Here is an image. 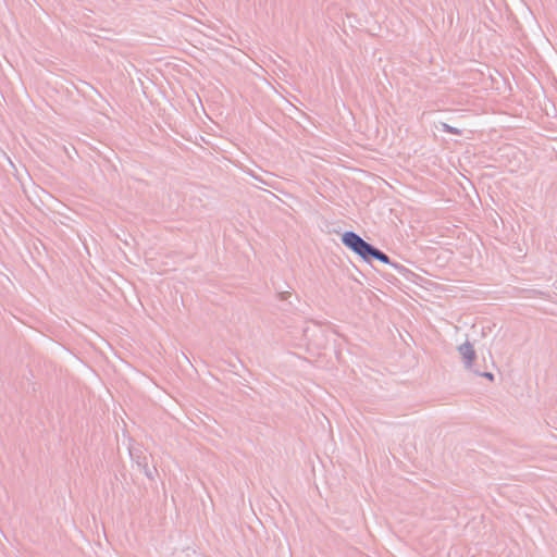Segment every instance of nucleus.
Returning <instances> with one entry per match:
<instances>
[{
	"label": "nucleus",
	"instance_id": "obj_1",
	"mask_svg": "<svg viewBox=\"0 0 557 557\" xmlns=\"http://www.w3.org/2000/svg\"><path fill=\"white\" fill-rule=\"evenodd\" d=\"M342 240L345 246L350 248L354 252L359 255L362 259L368 260L369 257H373L383 263H389V258L381 252L380 250L371 247L360 236L354 232L344 233Z\"/></svg>",
	"mask_w": 557,
	"mask_h": 557
},
{
	"label": "nucleus",
	"instance_id": "obj_3",
	"mask_svg": "<svg viewBox=\"0 0 557 557\" xmlns=\"http://www.w3.org/2000/svg\"><path fill=\"white\" fill-rule=\"evenodd\" d=\"M459 351H460L462 358L470 366L475 358V352H474L473 347L470 344L466 343L459 347Z\"/></svg>",
	"mask_w": 557,
	"mask_h": 557
},
{
	"label": "nucleus",
	"instance_id": "obj_4",
	"mask_svg": "<svg viewBox=\"0 0 557 557\" xmlns=\"http://www.w3.org/2000/svg\"><path fill=\"white\" fill-rule=\"evenodd\" d=\"M484 375H485L486 377H488L490 380H492V379H493V375H492L491 373H485Z\"/></svg>",
	"mask_w": 557,
	"mask_h": 557
},
{
	"label": "nucleus",
	"instance_id": "obj_2",
	"mask_svg": "<svg viewBox=\"0 0 557 557\" xmlns=\"http://www.w3.org/2000/svg\"><path fill=\"white\" fill-rule=\"evenodd\" d=\"M129 456L137 466L138 470L141 471L148 479L152 480L157 469L154 466H149V461L152 458L151 455L148 454L141 446H131Z\"/></svg>",
	"mask_w": 557,
	"mask_h": 557
}]
</instances>
